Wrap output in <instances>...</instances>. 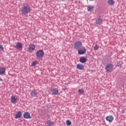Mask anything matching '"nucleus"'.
Masks as SVG:
<instances>
[{
	"label": "nucleus",
	"instance_id": "6e6552de",
	"mask_svg": "<svg viewBox=\"0 0 126 126\" xmlns=\"http://www.w3.org/2000/svg\"><path fill=\"white\" fill-rule=\"evenodd\" d=\"M78 53L79 55H84V54H85L86 53V48H85V47H83L82 50L78 49Z\"/></svg>",
	"mask_w": 126,
	"mask_h": 126
},
{
	"label": "nucleus",
	"instance_id": "a211bd4d",
	"mask_svg": "<svg viewBox=\"0 0 126 126\" xmlns=\"http://www.w3.org/2000/svg\"><path fill=\"white\" fill-rule=\"evenodd\" d=\"M47 126H54V123L53 122V121H51V120H48L47 122Z\"/></svg>",
	"mask_w": 126,
	"mask_h": 126
},
{
	"label": "nucleus",
	"instance_id": "7ed1b4c3",
	"mask_svg": "<svg viewBox=\"0 0 126 126\" xmlns=\"http://www.w3.org/2000/svg\"><path fill=\"white\" fill-rule=\"evenodd\" d=\"M36 55L37 58H43L44 57V53L42 50H39L36 51Z\"/></svg>",
	"mask_w": 126,
	"mask_h": 126
},
{
	"label": "nucleus",
	"instance_id": "2eb2a0df",
	"mask_svg": "<svg viewBox=\"0 0 126 126\" xmlns=\"http://www.w3.org/2000/svg\"><path fill=\"white\" fill-rule=\"evenodd\" d=\"M86 61H87V59L84 57H81L79 60V62L82 63H86Z\"/></svg>",
	"mask_w": 126,
	"mask_h": 126
},
{
	"label": "nucleus",
	"instance_id": "a878e982",
	"mask_svg": "<svg viewBox=\"0 0 126 126\" xmlns=\"http://www.w3.org/2000/svg\"><path fill=\"white\" fill-rule=\"evenodd\" d=\"M63 90H64V91H65V90H67V88H64L63 89Z\"/></svg>",
	"mask_w": 126,
	"mask_h": 126
},
{
	"label": "nucleus",
	"instance_id": "393cba45",
	"mask_svg": "<svg viewBox=\"0 0 126 126\" xmlns=\"http://www.w3.org/2000/svg\"><path fill=\"white\" fill-rule=\"evenodd\" d=\"M0 50H3V47L1 44H0Z\"/></svg>",
	"mask_w": 126,
	"mask_h": 126
},
{
	"label": "nucleus",
	"instance_id": "20e7f679",
	"mask_svg": "<svg viewBox=\"0 0 126 126\" xmlns=\"http://www.w3.org/2000/svg\"><path fill=\"white\" fill-rule=\"evenodd\" d=\"M82 46V43L81 41H77L74 44V48L76 50L79 49Z\"/></svg>",
	"mask_w": 126,
	"mask_h": 126
},
{
	"label": "nucleus",
	"instance_id": "dca6fc26",
	"mask_svg": "<svg viewBox=\"0 0 126 126\" xmlns=\"http://www.w3.org/2000/svg\"><path fill=\"white\" fill-rule=\"evenodd\" d=\"M102 24V20L98 19L96 21V22L94 23V25L96 26H98V25H101Z\"/></svg>",
	"mask_w": 126,
	"mask_h": 126
},
{
	"label": "nucleus",
	"instance_id": "1a4fd4ad",
	"mask_svg": "<svg viewBox=\"0 0 126 126\" xmlns=\"http://www.w3.org/2000/svg\"><path fill=\"white\" fill-rule=\"evenodd\" d=\"M51 92L53 95H58L59 94V90L57 88H53L51 90Z\"/></svg>",
	"mask_w": 126,
	"mask_h": 126
},
{
	"label": "nucleus",
	"instance_id": "cd10ccee",
	"mask_svg": "<svg viewBox=\"0 0 126 126\" xmlns=\"http://www.w3.org/2000/svg\"><path fill=\"white\" fill-rule=\"evenodd\" d=\"M91 0V1H93V0Z\"/></svg>",
	"mask_w": 126,
	"mask_h": 126
},
{
	"label": "nucleus",
	"instance_id": "5701e85b",
	"mask_svg": "<svg viewBox=\"0 0 126 126\" xmlns=\"http://www.w3.org/2000/svg\"><path fill=\"white\" fill-rule=\"evenodd\" d=\"M37 64V61L32 62V66H35Z\"/></svg>",
	"mask_w": 126,
	"mask_h": 126
},
{
	"label": "nucleus",
	"instance_id": "4468645a",
	"mask_svg": "<svg viewBox=\"0 0 126 126\" xmlns=\"http://www.w3.org/2000/svg\"><path fill=\"white\" fill-rule=\"evenodd\" d=\"M5 70H6L5 67L0 66V74H4L5 73Z\"/></svg>",
	"mask_w": 126,
	"mask_h": 126
},
{
	"label": "nucleus",
	"instance_id": "f257e3e1",
	"mask_svg": "<svg viewBox=\"0 0 126 126\" xmlns=\"http://www.w3.org/2000/svg\"><path fill=\"white\" fill-rule=\"evenodd\" d=\"M21 11L23 15H26V14H28L31 11V7L28 4L24 5L22 7Z\"/></svg>",
	"mask_w": 126,
	"mask_h": 126
},
{
	"label": "nucleus",
	"instance_id": "412c9836",
	"mask_svg": "<svg viewBox=\"0 0 126 126\" xmlns=\"http://www.w3.org/2000/svg\"><path fill=\"white\" fill-rule=\"evenodd\" d=\"M78 92L79 95H82V94H84V90H83L82 89H80L78 90Z\"/></svg>",
	"mask_w": 126,
	"mask_h": 126
},
{
	"label": "nucleus",
	"instance_id": "6ab92c4d",
	"mask_svg": "<svg viewBox=\"0 0 126 126\" xmlns=\"http://www.w3.org/2000/svg\"><path fill=\"white\" fill-rule=\"evenodd\" d=\"M107 2L109 5H113V4H115V1L114 0H108Z\"/></svg>",
	"mask_w": 126,
	"mask_h": 126
},
{
	"label": "nucleus",
	"instance_id": "f8f14e48",
	"mask_svg": "<svg viewBox=\"0 0 126 126\" xmlns=\"http://www.w3.org/2000/svg\"><path fill=\"white\" fill-rule=\"evenodd\" d=\"M31 94L32 97H37V95H38V92H37V91H32L31 92Z\"/></svg>",
	"mask_w": 126,
	"mask_h": 126
},
{
	"label": "nucleus",
	"instance_id": "ddd939ff",
	"mask_svg": "<svg viewBox=\"0 0 126 126\" xmlns=\"http://www.w3.org/2000/svg\"><path fill=\"white\" fill-rule=\"evenodd\" d=\"M16 49H19V50H22V44L20 42H18L16 45Z\"/></svg>",
	"mask_w": 126,
	"mask_h": 126
},
{
	"label": "nucleus",
	"instance_id": "423d86ee",
	"mask_svg": "<svg viewBox=\"0 0 126 126\" xmlns=\"http://www.w3.org/2000/svg\"><path fill=\"white\" fill-rule=\"evenodd\" d=\"M10 101L13 104H15L16 102H18V99H17V98L15 96L12 95V96H11Z\"/></svg>",
	"mask_w": 126,
	"mask_h": 126
},
{
	"label": "nucleus",
	"instance_id": "aec40b11",
	"mask_svg": "<svg viewBox=\"0 0 126 126\" xmlns=\"http://www.w3.org/2000/svg\"><path fill=\"white\" fill-rule=\"evenodd\" d=\"M87 9L88 11H93V9H94V7L93 6H88Z\"/></svg>",
	"mask_w": 126,
	"mask_h": 126
},
{
	"label": "nucleus",
	"instance_id": "9d476101",
	"mask_svg": "<svg viewBox=\"0 0 126 126\" xmlns=\"http://www.w3.org/2000/svg\"><path fill=\"white\" fill-rule=\"evenodd\" d=\"M23 117L24 119H31V116L29 112H25L23 114Z\"/></svg>",
	"mask_w": 126,
	"mask_h": 126
},
{
	"label": "nucleus",
	"instance_id": "bb28decb",
	"mask_svg": "<svg viewBox=\"0 0 126 126\" xmlns=\"http://www.w3.org/2000/svg\"><path fill=\"white\" fill-rule=\"evenodd\" d=\"M0 81H2V79L0 78Z\"/></svg>",
	"mask_w": 126,
	"mask_h": 126
},
{
	"label": "nucleus",
	"instance_id": "0eeeda50",
	"mask_svg": "<svg viewBox=\"0 0 126 126\" xmlns=\"http://www.w3.org/2000/svg\"><path fill=\"white\" fill-rule=\"evenodd\" d=\"M106 120L109 123H112L114 121V117L112 115H109L106 117Z\"/></svg>",
	"mask_w": 126,
	"mask_h": 126
},
{
	"label": "nucleus",
	"instance_id": "b1692460",
	"mask_svg": "<svg viewBox=\"0 0 126 126\" xmlns=\"http://www.w3.org/2000/svg\"><path fill=\"white\" fill-rule=\"evenodd\" d=\"M99 49V47H98L97 45H96L94 47V50L95 51H96V50H98Z\"/></svg>",
	"mask_w": 126,
	"mask_h": 126
},
{
	"label": "nucleus",
	"instance_id": "39448f33",
	"mask_svg": "<svg viewBox=\"0 0 126 126\" xmlns=\"http://www.w3.org/2000/svg\"><path fill=\"white\" fill-rule=\"evenodd\" d=\"M35 48H36V46L34 44H30L28 49L29 52L31 53L32 51H34Z\"/></svg>",
	"mask_w": 126,
	"mask_h": 126
},
{
	"label": "nucleus",
	"instance_id": "f3484780",
	"mask_svg": "<svg viewBox=\"0 0 126 126\" xmlns=\"http://www.w3.org/2000/svg\"><path fill=\"white\" fill-rule=\"evenodd\" d=\"M22 116V114H21V111H19L16 116L15 119H20Z\"/></svg>",
	"mask_w": 126,
	"mask_h": 126
},
{
	"label": "nucleus",
	"instance_id": "f03ea898",
	"mask_svg": "<svg viewBox=\"0 0 126 126\" xmlns=\"http://www.w3.org/2000/svg\"><path fill=\"white\" fill-rule=\"evenodd\" d=\"M114 66L112 64H107L105 66V69L106 70V72H112L113 71V68Z\"/></svg>",
	"mask_w": 126,
	"mask_h": 126
},
{
	"label": "nucleus",
	"instance_id": "9b49d317",
	"mask_svg": "<svg viewBox=\"0 0 126 126\" xmlns=\"http://www.w3.org/2000/svg\"><path fill=\"white\" fill-rule=\"evenodd\" d=\"M77 69H80V70H82L84 69V65H83L82 64L79 63L77 64Z\"/></svg>",
	"mask_w": 126,
	"mask_h": 126
},
{
	"label": "nucleus",
	"instance_id": "4be33fe9",
	"mask_svg": "<svg viewBox=\"0 0 126 126\" xmlns=\"http://www.w3.org/2000/svg\"><path fill=\"white\" fill-rule=\"evenodd\" d=\"M66 125L67 126H69L71 125V122H70V121H69V120H67L66 121Z\"/></svg>",
	"mask_w": 126,
	"mask_h": 126
}]
</instances>
